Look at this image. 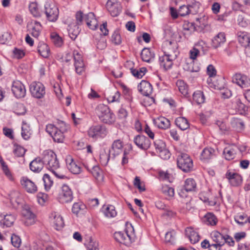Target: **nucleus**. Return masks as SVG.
Wrapping results in <instances>:
<instances>
[{"label":"nucleus","mask_w":250,"mask_h":250,"mask_svg":"<svg viewBox=\"0 0 250 250\" xmlns=\"http://www.w3.org/2000/svg\"><path fill=\"white\" fill-rule=\"evenodd\" d=\"M68 31L70 37L74 40L79 34L80 29L78 25L71 24L68 26Z\"/></svg>","instance_id":"79ce46f5"},{"label":"nucleus","mask_w":250,"mask_h":250,"mask_svg":"<svg viewBox=\"0 0 250 250\" xmlns=\"http://www.w3.org/2000/svg\"><path fill=\"white\" fill-rule=\"evenodd\" d=\"M232 82L243 88L250 86V79L247 76L241 74L234 75L232 77Z\"/></svg>","instance_id":"f3484780"},{"label":"nucleus","mask_w":250,"mask_h":250,"mask_svg":"<svg viewBox=\"0 0 250 250\" xmlns=\"http://www.w3.org/2000/svg\"><path fill=\"white\" fill-rule=\"evenodd\" d=\"M231 125L232 126L236 129L241 130L244 128V123L240 119L233 118L231 121Z\"/></svg>","instance_id":"8fccbe9b"},{"label":"nucleus","mask_w":250,"mask_h":250,"mask_svg":"<svg viewBox=\"0 0 250 250\" xmlns=\"http://www.w3.org/2000/svg\"><path fill=\"white\" fill-rule=\"evenodd\" d=\"M162 192L167 196V199L173 197L174 195V189L173 188L167 185L163 186L161 189Z\"/></svg>","instance_id":"49530a36"},{"label":"nucleus","mask_w":250,"mask_h":250,"mask_svg":"<svg viewBox=\"0 0 250 250\" xmlns=\"http://www.w3.org/2000/svg\"><path fill=\"white\" fill-rule=\"evenodd\" d=\"M147 70L146 67H141L139 69L131 68L130 72L133 76L137 78H142L145 74Z\"/></svg>","instance_id":"a18cd8bd"},{"label":"nucleus","mask_w":250,"mask_h":250,"mask_svg":"<svg viewBox=\"0 0 250 250\" xmlns=\"http://www.w3.org/2000/svg\"><path fill=\"white\" fill-rule=\"evenodd\" d=\"M46 132L52 137L53 140L55 142L62 143L64 139V133L59 130L53 124H48L46 126Z\"/></svg>","instance_id":"423d86ee"},{"label":"nucleus","mask_w":250,"mask_h":250,"mask_svg":"<svg viewBox=\"0 0 250 250\" xmlns=\"http://www.w3.org/2000/svg\"><path fill=\"white\" fill-rule=\"evenodd\" d=\"M26 150L22 146L19 145H14L13 153L17 157L23 156Z\"/></svg>","instance_id":"bf43d9fd"},{"label":"nucleus","mask_w":250,"mask_h":250,"mask_svg":"<svg viewBox=\"0 0 250 250\" xmlns=\"http://www.w3.org/2000/svg\"><path fill=\"white\" fill-rule=\"evenodd\" d=\"M107 128L104 125H93L87 131L88 137L94 140L104 138L107 135Z\"/></svg>","instance_id":"7ed1b4c3"},{"label":"nucleus","mask_w":250,"mask_h":250,"mask_svg":"<svg viewBox=\"0 0 250 250\" xmlns=\"http://www.w3.org/2000/svg\"><path fill=\"white\" fill-rule=\"evenodd\" d=\"M38 202L42 205L48 199V195L46 193L40 192L37 195Z\"/></svg>","instance_id":"774afa93"},{"label":"nucleus","mask_w":250,"mask_h":250,"mask_svg":"<svg viewBox=\"0 0 250 250\" xmlns=\"http://www.w3.org/2000/svg\"><path fill=\"white\" fill-rule=\"evenodd\" d=\"M73 198V192L70 187L63 184L58 195V200L62 204L71 202Z\"/></svg>","instance_id":"0eeeda50"},{"label":"nucleus","mask_w":250,"mask_h":250,"mask_svg":"<svg viewBox=\"0 0 250 250\" xmlns=\"http://www.w3.org/2000/svg\"><path fill=\"white\" fill-rule=\"evenodd\" d=\"M175 232L172 230L167 232L165 235V240L167 242L173 243L175 240Z\"/></svg>","instance_id":"338daca9"},{"label":"nucleus","mask_w":250,"mask_h":250,"mask_svg":"<svg viewBox=\"0 0 250 250\" xmlns=\"http://www.w3.org/2000/svg\"><path fill=\"white\" fill-rule=\"evenodd\" d=\"M11 241L12 245L15 248H19L21 244L20 237L16 234H12L11 237Z\"/></svg>","instance_id":"e2e57ef3"},{"label":"nucleus","mask_w":250,"mask_h":250,"mask_svg":"<svg viewBox=\"0 0 250 250\" xmlns=\"http://www.w3.org/2000/svg\"><path fill=\"white\" fill-rule=\"evenodd\" d=\"M138 90L146 96H149L152 92V85L147 81L143 80L138 85Z\"/></svg>","instance_id":"aec40b11"},{"label":"nucleus","mask_w":250,"mask_h":250,"mask_svg":"<svg viewBox=\"0 0 250 250\" xmlns=\"http://www.w3.org/2000/svg\"><path fill=\"white\" fill-rule=\"evenodd\" d=\"M42 160L44 165H46L47 168L50 171L60 167L56 154L52 150H46L44 151L42 154Z\"/></svg>","instance_id":"f03ea898"},{"label":"nucleus","mask_w":250,"mask_h":250,"mask_svg":"<svg viewBox=\"0 0 250 250\" xmlns=\"http://www.w3.org/2000/svg\"><path fill=\"white\" fill-rule=\"evenodd\" d=\"M236 108L240 114H244L248 110V107L239 99L236 100Z\"/></svg>","instance_id":"6e6d98bb"},{"label":"nucleus","mask_w":250,"mask_h":250,"mask_svg":"<svg viewBox=\"0 0 250 250\" xmlns=\"http://www.w3.org/2000/svg\"><path fill=\"white\" fill-rule=\"evenodd\" d=\"M186 234L187 235L191 243L195 244L200 240L199 234L191 228H188L186 230Z\"/></svg>","instance_id":"4c0bfd02"},{"label":"nucleus","mask_w":250,"mask_h":250,"mask_svg":"<svg viewBox=\"0 0 250 250\" xmlns=\"http://www.w3.org/2000/svg\"><path fill=\"white\" fill-rule=\"evenodd\" d=\"M16 220L15 216L11 214H0V224L2 227H10Z\"/></svg>","instance_id":"412c9836"},{"label":"nucleus","mask_w":250,"mask_h":250,"mask_svg":"<svg viewBox=\"0 0 250 250\" xmlns=\"http://www.w3.org/2000/svg\"><path fill=\"white\" fill-rule=\"evenodd\" d=\"M196 184L193 179H187L185 182V189L187 191H191L195 189Z\"/></svg>","instance_id":"de8ad7c7"},{"label":"nucleus","mask_w":250,"mask_h":250,"mask_svg":"<svg viewBox=\"0 0 250 250\" xmlns=\"http://www.w3.org/2000/svg\"><path fill=\"white\" fill-rule=\"evenodd\" d=\"M12 91L17 98H23L26 94L25 86L19 81H16L13 82Z\"/></svg>","instance_id":"dca6fc26"},{"label":"nucleus","mask_w":250,"mask_h":250,"mask_svg":"<svg viewBox=\"0 0 250 250\" xmlns=\"http://www.w3.org/2000/svg\"><path fill=\"white\" fill-rule=\"evenodd\" d=\"M237 148L235 146L226 147L223 151L225 158L227 160H231L234 158Z\"/></svg>","instance_id":"e433bc0d"},{"label":"nucleus","mask_w":250,"mask_h":250,"mask_svg":"<svg viewBox=\"0 0 250 250\" xmlns=\"http://www.w3.org/2000/svg\"><path fill=\"white\" fill-rule=\"evenodd\" d=\"M106 6L108 11L113 17L118 16L121 12V4L116 0H108Z\"/></svg>","instance_id":"4468645a"},{"label":"nucleus","mask_w":250,"mask_h":250,"mask_svg":"<svg viewBox=\"0 0 250 250\" xmlns=\"http://www.w3.org/2000/svg\"><path fill=\"white\" fill-rule=\"evenodd\" d=\"M153 123L158 128L163 129H166L170 126V121L164 117H160L154 119Z\"/></svg>","instance_id":"bb28decb"},{"label":"nucleus","mask_w":250,"mask_h":250,"mask_svg":"<svg viewBox=\"0 0 250 250\" xmlns=\"http://www.w3.org/2000/svg\"><path fill=\"white\" fill-rule=\"evenodd\" d=\"M238 40L239 43L245 48V53L250 56V35L247 32L238 33Z\"/></svg>","instance_id":"ddd939ff"},{"label":"nucleus","mask_w":250,"mask_h":250,"mask_svg":"<svg viewBox=\"0 0 250 250\" xmlns=\"http://www.w3.org/2000/svg\"><path fill=\"white\" fill-rule=\"evenodd\" d=\"M51 171L54 174V175L57 178L60 179H68L69 178L66 176L65 173L61 171L59 168H57L56 169L52 170Z\"/></svg>","instance_id":"69168bd1"},{"label":"nucleus","mask_w":250,"mask_h":250,"mask_svg":"<svg viewBox=\"0 0 250 250\" xmlns=\"http://www.w3.org/2000/svg\"><path fill=\"white\" fill-rule=\"evenodd\" d=\"M51 37L52 41L55 46L60 47L62 45L63 41L62 39L59 35L57 34L52 35Z\"/></svg>","instance_id":"0e129e2a"},{"label":"nucleus","mask_w":250,"mask_h":250,"mask_svg":"<svg viewBox=\"0 0 250 250\" xmlns=\"http://www.w3.org/2000/svg\"><path fill=\"white\" fill-rule=\"evenodd\" d=\"M66 163L67 168L73 174H79L81 171V167L78 166L70 156L66 158Z\"/></svg>","instance_id":"a878e982"},{"label":"nucleus","mask_w":250,"mask_h":250,"mask_svg":"<svg viewBox=\"0 0 250 250\" xmlns=\"http://www.w3.org/2000/svg\"><path fill=\"white\" fill-rule=\"evenodd\" d=\"M44 13L46 19L51 22L56 21L59 17V11L53 3L46 2L44 4Z\"/></svg>","instance_id":"39448f33"},{"label":"nucleus","mask_w":250,"mask_h":250,"mask_svg":"<svg viewBox=\"0 0 250 250\" xmlns=\"http://www.w3.org/2000/svg\"><path fill=\"white\" fill-rule=\"evenodd\" d=\"M73 57L75 71L78 75H82L85 69L83 57L80 53L75 50L73 52Z\"/></svg>","instance_id":"9b49d317"},{"label":"nucleus","mask_w":250,"mask_h":250,"mask_svg":"<svg viewBox=\"0 0 250 250\" xmlns=\"http://www.w3.org/2000/svg\"><path fill=\"white\" fill-rule=\"evenodd\" d=\"M52 217L53 218L52 223L55 226L56 229L59 230L63 227V220L62 217L60 214L57 212L52 213L50 216V218Z\"/></svg>","instance_id":"72a5a7b5"},{"label":"nucleus","mask_w":250,"mask_h":250,"mask_svg":"<svg viewBox=\"0 0 250 250\" xmlns=\"http://www.w3.org/2000/svg\"><path fill=\"white\" fill-rule=\"evenodd\" d=\"M176 85L178 87L179 91L184 95L188 94V86L183 80H178Z\"/></svg>","instance_id":"603ef678"},{"label":"nucleus","mask_w":250,"mask_h":250,"mask_svg":"<svg viewBox=\"0 0 250 250\" xmlns=\"http://www.w3.org/2000/svg\"><path fill=\"white\" fill-rule=\"evenodd\" d=\"M84 245L87 250H99L98 242L90 236L87 238Z\"/></svg>","instance_id":"ea45409f"},{"label":"nucleus","mask_w":250,"mask_h":250,"mask_svg":"<svg viewBox=\"0 0 250 250\" xmlns=\"http://www.w3.org/2000/svg\"><path fill=\"white\" fill-rule=\"evenodd\" d=\"M225 177L229 184L233 187L239 186L242 183L243 179L241 175L231 169L227 170L225 174Z\"/></svg>","instance_id":"1a4fd4ad"},{"label":"nucleus","mask_w":250,"mask_h":250,"mask_svg":"<svg viewBox=\"0 0 250 250\" xmlns=\"http://www.w3.org/2000/svg\"><path fill=\"white\" fill-rule=\"evenodd\" d=\"M176 125L182 130H185L189 128V124L188 120L185 117H179L175 120Z\"/></svg>","instance_id":"58836bf2"},{"label":"nucleus","mask_w":250,"mask_h":250,"mask_svg":"<svg viewBox=\"0 0 250 250\" xmlns=\"http://www.w3.org/2000/svg\"><path fill=\"white\" fill-rule=\"evenodd\" d=\"M193 100L198 104L204 103L205 98L203 92L200 90L195 91L193 94Z\"/></svg>","instance_id":"c03bdc74"},{"label":"nucleus","mask_w":250,"mask_h":250,"mask_svg":"<svg viewBox=\"0 0 250 250\" xmlns=\"http://www.w3.org/2000/svg\"><path fill=\"white\" fill-rule=\"evenodd\" d=\"M85 209V205L81 202L75 203L72 208V212L76 215L79 213H83Z\"/></svg>","instance_id":"a19ab883"},{"label":"nucleus","mask_w":250,"mask_h":250,"mask_svg":"<svg viewBox=\"0 0 250 250\" xmlns=\"http://www.w3.org/2000/svg\"><path fill=\"white\" fill-rule=\"evenodd\" d=\"M154 146L157 152L159 153L160 156L163 159H167L170 157V153L166 148V144L161 140H156Z\"/></svg>","instance_id":"2eb2a0df"},{"label":"nucleus","mask_w":250,"mask_h":250,"mask_svg":"<svg viewBox=\"0 0 250 250\" xmlns=\"http://www.w3.org/2000/svg\"><path fill=\"white\" fill-rule=\"evenodd\" d=\"M134 186L138 188L140 192H143L146 190V188L144 184L142 183L139 177L136 176L133 182Z\"/></svg>","instance_id":"052dcab7"},{"label":"nucleus","mask_w":250,"mask_h":250,"mask_svg":"<svg viewBox=\"0 0 250 250\" xmlns=\"http://www.w3.org/2000/svg\"><path fill=\"white\" fill-rule=\"evenodd\" d=\"M247 217L245 214H238L235 216L234 220L238 224L243 226L247 223Z\"/></svg>","instance_id":"680f3d73"},{"label":"nucleus","mask_w":250,"mask_h":250,"mask_svg":"<svg viewBox=\"0 0 250 250\" xmlns=\"http://www.w3.org/2000/svg\"><path fill=\"white\" fill-rule=\"evenodd\" d=\"M44 163L42 158L37 157L33 160L29 165L30 169L36 172H39L42 169Z\"/></svg>","instance_id":"393cba45"},{"label":"nucleus","mask_w":250,"mask_h":250,"mask_svg":"<svg viewBox=\"0 0 250 250\" xmlns=\"http://www.w3.org/2000/svg\"><path fill=\"white\" fill-rule=\"evenodd\" d=\"M105 216L107 217H114L116 216L117 212L113 206L110 205L106 208L104 211Z\"/></svg>","instance_id":"5fc2aeb1"},{"label":"nucleus","mask_w":250,"mask_h":250,"mask_svg":"<svg viewBox=\"0 0 250 250\" xmlns=\"http://www.w3.org/2000/svg\"><path fill=\"white\" fill-rule=\"evenodd\" d=\"M134 144L143 150H147L150 146L151 142L147 137L143 135H138L133 139Z\"/></svg>","instance_id":"f8f14e48"},{"label":"nucleus","mask_w":250,"mask_h":250,"mask_svg":"<svg viewBox=\"0 0 250 250\" xmlns=\"http://www.w3.org/2000/svg\"><path fill=\"white\" fill-rule=\"evenodd\" d=\"M32 134V131L30 126L24 122H22L21 127V136L24 140H28Z\"/></svg>","instance_id":"37998d69"},{"label":"nucleus","mask_w":250,"mask_h":250,"mask_svg":"<svg viewBox=\"0 0 250 250\" xmlns=\"http://www.w3.org/2000/svg\"><path fill=\"white\" fill-rule=\"evenodd\" d=\"M96 113L99 119L103 123L111 124L115 121V115L110 111L108 106L104 104H100L96 107Z\"/></svg>","instance_id":"f257e3e1"},{"label":"nucleus","mask_w":250,"mask_h":250,"mask_svg":"<svg viewBox=\"0 0 250 250\" xmlns=\"http://www.w3.org/2000/svg\"><path fill=\"white\" fill-rule=\"evenodd\" d=\"M164 54L170 57L171 59L175 60L179 54L176 45L172 46V42H170L168 47L164 51Z\"/></svg>","instance_id":"2f4dec72"},{"label":"nucleus","mask_w":250,"mask_h":250,"mask_svg":"<svg viewBox=\"0 0 250 250\" xmlns=\"http://www.w3.org/2000/svg\"><path fill=\"white\" fill-rule=\"evenodd\" d=\"M111 41L115 45H119L122 42V38L119 31L116 30L112 35Z\"/></svg>","instance_id":"4d7b16f0"},{"label":"nucleus","mask_w":250,"mask_h":250,"mask_svg":"<svg viewBox=\"0 0 250 250\" xmlns=\"http://www.w3.org/2000/svg\"><path fill=\"white\" fill-rule=\"evenodd\" d=\"M21 213L26 219L24 222L26 225L29 226L34 224L35 215L29 208H23Z\"/></svg>","instance_id":"c756f323"},{"label":"nucleus","mask_w":250,"mask_h":250,"mask_svg":"<svg viewBox=\"0 0 250 250\" xmlns=\"http://www.w3.org/2000/svg\"><path fill=\"white\" fill-rule=\"evenodd\" d=\"M114 236L117 241L125 246H129L134 240L132 236L128 234L127 230L116 232Z\"/></svg>","instance_id":"9d476101"},{"label":"nucleus","mask_w":250,"mask_h":250,"mask_svg":"<svg viewBox=\"0 0 250 250\" xmlns=\"http://www.w3.org/2000/svg\"><path fill=\"white\" fill-rule=\"evenodd\" d=\"M141 57L144 62H149L154 60L155 53L149 48H144L141 52Z\"/></svg>","instance_id":"c85d7f7f"},{"label":"nucleus","mask_w":250,"mask_h":250,"mask_svg":"<svg viewBox=\"0 0 250 250\" xmlns=\"http://www.w3.org/2000/svg\"><path fill=\"white\" fill-rule=\"evenodd\" d=\"M216 155V151L214 149L211 147H206L201 152L200 159L204 161H207L214 158Z\"/></svg>","instance_id":"b1692460"},{"label":"nucleus","mask_w":250,"mask_h":250,"mask_svg":"<svg viewBox=\"0 0 250 250\" xmlns=\"http://www.w3.org/2000/svg\"><path fill=\"white\" fill-rule=\"evenodd\" d=\"M93 176L97 180L103 179V172L99 166H93L91 169H88Z\"/></svg>","instance_id":"09e8293b"},{"label":"nucleus","mask_w":250,"mask_h":250,"mask_svg":"<svg viewBox=\"0 0 250 250\" xmlns=\"http://www.w3.org/2000/svg\"><path fill=\"white\" fill-rule=\"evenodd\" d=\"M21 183L22 187L28 193H34L37 191V187L36 184L26 177L21 178Z\"/></svg>","instance_id":"a211bd4d"},{"label":"nucleus","mask_w":250,"mask_h":250,"mask_svg":"<svg viewBox=\"0 0 250 250\" xmlns=\"http://www.w3.org/2000/svg\"><path fill=\"white\" fill-rule=\"evenodd\" d=\"M173 59L164 54L162 56L159 57V62L161 66L166 70L169 69L173 65Z\"/></svg>","instance_id":"c9c22d12"},{"label":"nucleus","mask_w":250,"mask_h":250,"mask_svg":"<svg viewBox=\"0 0 250 250\" xmlns=\"http://www.w3.org/2000/svg\"><path fill=\"white\" fill-rule=\"evenodd\" d=\"M28 27L31 30V34L35 38H38L42 29L41 23L37 21L32 20L28 24Z\"/></svg>","instance_id":"4be33fe9"},{"label":"nucleus","mask_w":250,"mask_h":250,"mask_svg":"<svg viewBox=\"0 0 250 250\" xmlns=\"http://www.w3.org/2000/svg\"><path fill=\"white\" fill-rule=\"evenodd\" d=\"M203 222L208 226H215L218 222L216 216L211 212H208L202 218Z\"/></svg>","instance_id":"7c9ffc66"},{"label":"nucleus","mask_w":250,"mask_h":250,"mask_svg":"<svg viewBox=\"0 0 250 250\" xmlns=\"http://www.w3.org/2000/svg\"><path fill=\"white\" fill-rule=\"evenodd\" d=\"M29 9L31 13L35 17L41 16L40 12L39 11L38 4L36 2H31L29 5Z\"/></svg>","instance_id":"864d4df0"},{"label":"nucleus","mask_w":250,"mask_h":250,"mask_svg":"<svg viewBox=\"0 0 250 250\" xmlns=\"http://www.w3.org/2000/svg\"><path fill=\"white\" fill-rule=\"evenodd\" d=\"M111 154L109 150H106L104 148L101 150L100 153V161L102 165L106 166L110 159H114L115 158H112Z\"/></svg>","instance_id":"cd10ccee"},{"label":"nucleus","mask_w":250,"mask_h":250,"mask_svg":"<svg viewBox=\"0 0 250 250\" xmlns=\"http://www.w3.org/2000/svg\"><path fill=\"white\" fill-rule=\"evenodd\" d=\"M210 235L213 241L218 245L222 246L225 244L226 235H223L218 231H213Z\"/></svg>","instance_id":"f704fd0d"},{"label":"nucleus","mask_w":250,"mask_h":250,"mask_svg":"<svg viewBox=\"0 0 250 250\" xmlns=\"http://www.w3.org/2000/svg\"><path fill=\"white\" fill-rule=\"evenodd\" d=\"M44 183V188L46 190H49L53 185V181L51 179L50 177L47 174H45L42 178Z\"/></svg>","instance_id":"13d9d810"},{"label":"nucleus","mask_w":250,"mask_h":250,"mask_svg":"<svg viewBox=\"0 0 250 250\" xmlns=\"http://www.w3.org/2000/svg\"><path fill=\"white\" fill-rule=\"evenodd\" d=\"M30 91L33 97L41 99L45 94V87L40 82H33L30 86Z\"/></svg>","instance_id":"6e6552de"},{"label":"nucleus","mask_w":250,"mask_h":250,"mask_svg":"<svg viewBox=\"0 0 250 250\" xmlns=\"http://www.w3.org/2000/svg\"><path fill=\"white\" fill-rule=\"evenodd\" d=\"M123 148V142L120 139L115 140L111 146V149H109L112 158H115L122 153Z\"/></svg>","instance_id":"6ab92c4d"},{"label":"nucleus","mask_w":250,"mask_h":250,"mask_svg":"<svg viewBox=\"0 0 250 250\" xmlns=\"http://www.w3.org/2000/svg\"><path fill=\"white\" fill-rule=\"evenodd\" d=\"M84 20L89 28L92 30H94L97 28L98 26V21L95 18V15L93 13L89 12L87 14L85 15L84 17Z\"/></svg>","instance_id":"5701e85b"},{"label":"nucleus","mask_w":250,"mask_h":250,"mask_svg":"<svg viewBox=\"0 0 250 250\" xmlns=\"http://www.w3.org/2000/svg\"><path fill=\"white\" fill-rule=\"evenodd\" d=\"M38 52L43 57L47 58L49 55L50 49L46 44L43 43L38 47Z\"/></svg>","instance_id":"3c124183"},{"label":"nucleus","mask_w":250,"mask_h":250,"mask_svg":"<svg viewBox=\"0 0 250 250\" xmlns=\"http://www.w3.org/2000/svg\"><path fill=\"white\" fill-rule=\"evenodd\" d=\"M226 41V36L224 33L220 32L215 36L212 40V45L217 48L224 44Z\"/></svg>","instance_id":"473e14b6"},{"label":"nucleus","mask_w":250,"mask_h":250,"mask_svg":"<svg viewBox=\"0 0 250 250\" xmlns=\"http://www.w3.org/2000/svg\"><path fill=\"white\" fill-rule=\"evenodd\" d=\"M178 167L185 172L191 171L193 167V161L186 153H180L177 158Z\"/></svg>","instance_id":"20e7f679"}]
</instances>
